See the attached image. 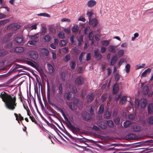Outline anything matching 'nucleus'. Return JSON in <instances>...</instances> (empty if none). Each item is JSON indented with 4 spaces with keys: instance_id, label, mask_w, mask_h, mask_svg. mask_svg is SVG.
<instances>
[{
    "instance_id": "obj_1",
    "label": "nucleus",
    "mask_w": 153,
    "mask_h": 153,
    "mask_svg": "<svg viewBox=\"0 0 153 153\" xmlns=\"http://www.w3.org/2000/svg\"><path fill=\"white\" fill-rule=\"evenodd\" d=\"M0 97H1L2 101L5 103L7 108L11 110H13L15 108L17 103L15 97H13L5 92H2L0 94Z\"/></svg>"
},
{
    "instance_id": "obj_2",
    "label": "nucleus",
    "mask_w": 153,
    "mask_h": 153,
    "mask_svg": "<svg viewBox=\"0 0 153 153\" xmlns=\"http://www.w3.org/2000/svg\"><path fill=\"white\" fill-rule=\"evenodd\" d=\"M20 27V25L14 23L10 24L7 27L8 30H11L12 31H15L18 29Z\"/></svg>"
},
{
    "instance_id": "obj_3",
    "label": "nucleus",
    "mask_w": 153,
    "mask_h": 153,
    "mask_svg": "<svg viewBox=\"0 0 153 153\" xmlns=\"http://www.w3.org/2000/svg\"><path fill=\"white\" fill-rule=\"evenodd\" d=\"M89 24L94 27L97 26L98 24L97 19L96 18H90L89 19Z\"/></svg>"
},
{
    "instance_id": "obj_4",
    "label": "nucleus",
    "mask_w": 153,
    "mask_h": 153,
    "mask_svg": "<svg viewBox=\"0 0 153 153\" xmlns=\"http://www.w3.org/2000/svg\"><path fill=\"white\" fill-rule=\"evenodd\" d=\"M29 54L30 57L33 59H36L38 58V54L36 52L34 51H30L29 52Z\"/></svg>"
},
{
    "instance_id": "obj_5",
    "label": "nucleus",
    "mask_w": 153,
    "mask_h": 153,
    "mask_svg": "<svg viewBox=\"0 0 153 153\" xmlns=\"http://www.w3.org/2000/svg\"><path fill=\"white\" fill-rule=\"evenodd\" d=\"M97 2L95 0H89L87 3V7L91 8L94 7L96 4Z\"/></svg>"
},
{
    "instance_id": "obj_6",
    "label": "nucleus",
    "mask_w": 153,
    "mask_h": 153,
    "mask_svg": "<svg viewBox=\"0 0 153 153\" xmlns=\"http://www.w3.org/2000/svg\"><path fill=\"white\" fill-rule=\"evenodd\" d=\"M131 129L135 132H139L142 130L141 127L137 124H135L132 126Z\"/></svg>"
},
{
    "instance_id": "obj_7",
    "label": "nucleus",
    "mask_w": 153,
    "mask_h": 153,
    "mask_svg": "<svg viewBox=\"0 0 153 153\" xmlns=\"http://www.w3.org/2000/svg\"><path fill=\"white\" fill-rule=\"evenodd\" d=\"M84 79L81 76L78 77L75 80V83L76 85H82L84 82Z\"/></svg>"
},
{
    "instance_id": "obj_8",
    "label": "nucleus",
    "mask_w": 153,
    "mask_h": 153,
    "mask_svg": "<svg viewBox=\"0 0 153 153\" xmlns=\"http://www.w3.org/2000/svg\"><path fill=\"white\" fill-rule=\"evenodd\" d=\"M94 56L97 59L100 60L102 57L101 54L100 53V51L98 49H96L94 51Z\"/></svg>"
},
{
    "instance_id": "obj_9",
    "label": "nucleus",
    "mask_w": 153,
    "mask_h": 153,
    "mask_svg": "<svg viewBox=\"0 0 153 153\" xmlns=\"http://www.w3.org/2000/svg\"><path fill=\"white\" fill-rule=\"evenodd\" d=\"M97 124L102 129H105L107 127V124L104 121H100L97 123Z\"/></svg>"
},
{
    "instance_id": "obj_10",
    "label": "nucleus",
    "mask_w": 153,
    "mask_h": 153,
    "mask_svg": "<svg viewBox=\"0 0 153 153\" xmlns=\"http://www.w3.org/2000/svg\"><path fill=\"white\" fill-rule=\"evenodd\" d=\"M117 46H115L114 45L110 46L108 48L109 51L113 53H116L117 51Z\"/></svg>"
},
{
    "instance_id": "obj_11",
    "label": "nucleus",
    "mask_w": 153,
    "mask_h": 153,
    "mask_svg": "<svg viewBox=\"0 0 153 153\" xmlns=\"http://www.w3.org/2000/svg\"><path fill=\"white\" fill-rule=\"evenodd\" d=\"M147 102V100L146 99L143 98L141 99L140 102V106L142 108H144L146 107Z\"/></svg>"
},
{
    "instance_id": "obj_12",
    "label": "nucleus",
    "mask_w": 153,
    "mask_h": 153,
    "mask_svg": "<svg viewBox=\"0 0 153 153\" xmlns=\"http://www.w3.org/2000/svg\"><path fill=\"white\" fill-rule=\"evenodd\" d=\"M24 48L23 47H16L14 49V51L16 53H20L24 51Z\"/></svg>"
},
{
    "instance_id": "obj_13",
    "label": "nucleus",
    "mask_w": 153,
    "mask_h": 153,
    "mask_svg": "<svg viewBox=\"0 0 153 153\" xmlns=\"http://www.w3.org/2000/svg\"><path fill=\"white\" fill-rule=\"evenodd\" d=\"M151 71V70L150 68H147L142 73L141 76L145 77L147 74H149L150 73Z\"/></svg>"
},
{
    "instance_id": "obj_14",
    "label": "nucleus",
    "mask_w": 153,
    "mask_h": 153,
    "mask_svg": "<svg viewBox=\"0 0 153 153\" xmlns=\"http://www.w3.org/2000/svg\"><path fill=\"white\" fill-rule=\"evenodd\" d=\"M119 87L118 84L117 83H115L113 87V93L114 94H116L119 91Z\"/></svg>"
},
{
    "instance_id": "obj_15",
    "label": "nucleus",
    "mask_w": 153,
    "mask_h": 153,
    "mask_svg": "<svg viewBox=\"0 0 153 153\" xmlns=\"http://www.w3.org/2000/svg\"><path fill=\"white\" fill-rule=\"evenodd\" d=\"M117 59V55L114 56L112 58L110 62V65H113L116 62Z\"/></svg>"
},
{
    "instance_id": "obj_16",
    "label": "nucleus",
    "mask_w": 153,
    "mask_h": 153,
    "mask_svg": "<svg viewBox=\"0 0 153 153\" xmlns=\"http://www.w3.org/2000/svg\"><path fill=\"white\" fill-rule=\"evenodd\" d=\"M148 110L149 114H151L153 112V103H150L148 106Z\"/></svg>"
},
{
    "instance_id": "obj_17",
    "label": "nucleus",
    "mask_w": 153,
    "mask_h": 153,
    "mask_svg": "<svg viewBox=\"0 0 153 153\" xmlns=\"http://www.w3.org/2000/svg\"><path fill=\"white\" fill-rule=\"evenodd\" d=\"M47 65L49 72L50 73H53L54 70L53 66L50 64H48Z\"/></svg>"
},
{
    "instance_id": "obj_18",
    "label": "nucleus",
    "mask_w": 153,
    "mask_h": 153,
    "mask_svg": "<svg viewBox=\"0 0 153 153\" xmlns=\"http://www.w3.org/2000/svg\"><path fill=\"white\" fill-rule=\"evenodd\" d=\"M29 38L31 40H36L39 37V33H37L33 35H29L28 36Z\"/></svg>"
},
{
    "instance_id": "obj_19",
    "label": "nucleus",
    "mask_w": 153,
    "mask_h": 153,
    "mask_svg": "<svg viewBox=\"0 0 153 153\" xmlns=\"http://www.w3.org/2000/svg\"><path fill=\"white\" fill-rule=\"evenodd\" d=\"M14 114L16 117V120L18 121L19 123V121L18 117H19V120L20 121H21L24 120L23 117H22L20 114H17L15 113Z\"/></svg>"
},
{
    "instance_id": "obj_20",
    "label": "nucleus",
    "mask_w": 153,
    "mask_h": 153,
    "mask_svg": "<svg viewBox=\"0 0 153 153\" xmlns=\"http://www.w3.org/2000/svg\"><path fill=\"white\" fill-rule=\"evenodd\" d=\"M127 97L126 96H123L120 101V103L121 105L125 104L126 101Z\"/></svg>"
},
{
    "instance_id": "obj_21",
    "label": "nucleus",
    "mask_w": 153,
    "mask_h": 153,
    "mask_svg": "<svg viewBox=\"0 0 153 153\" xmlns=\"http://www.w3.org/2000/svg\"><path fill=\"white\" fill-rule=\"evenodd\" d=\"M12 36V34L11 33H9L8 34L6 37L4 38L3 39V41L4 42H7L9 41L10 40V38Z\"/></svg>"
},
{
    "instance_id": "obj_22",
    "label": "nucleus",
    "mask_w": 153,
    "mask_h": 153,
    "mask_svg": "<svg viewBox=\"0 0 153 153\" xmlns=\"http://www.w3.org/2000/svg\"><path fill=\"white\" fill-rule=\"evenodd\" d=\"M78 99L77 98H75L74 99V104L73 107H72L71 105H70V108L72 110H74L75 109V106H76V105L78 103Z\"/></svg>"
},
{
    "instance_id": "obj_23",
    "label": "nucleus",
    "mask_w": 153,
    "mask_h": 153,
    "mask_svg": "<svg viewBox=\"0 0 153 153\" xmlns=\"http://www.w3.org/2000/svg\"><path fill=\"white\" fill-rule=\"evenodd\" d=\"M149 91V88L147 85L145 86L143 88L142 93L144 95H147Z\"/></svg>"
},
{
    "instance_id": "obj_24",
    "label": "nucleus",
    "mask_w": 153,
    "mask_h": 153,
    "mask_svg": "<svg viewBox=\"0 0 153 153\" xmlns=\"http://www.w3.org/2000/svg\"><path fill=\"white\" fill-rule=\"evenodd\" d=\"M110 41V40H103L101 42L103 46H107L109 44Z\"/></svg>"
},
{
    "instance_id": "obj_25",
    "label": "nucleus",
    "mask_w": 153,
    "mask_h": 153,
    "mask_svg": "<svg viewBox=\"0 0 153 153\" xmlns=\"http://www.w3.org/2000/svg\"><path fill=\"white\" fill-rule=\"evenodd\" d=\"M41 53L42 54L45 56H48L49 54V51L48 50L45 48L42 49L41 50Z\"/></svg>"
},
{
    "instance_id": "obj_26",
    "label": "nucleus",
    "mask_w": 153,
    "mask_h": 153,
    "mask_svg": "<svg viewBox=\"0 0 153 153\" xmlns=\"http://www.w3.org/2000/svg\"><path fill=\"white\" fill-rule=\"evenodd\" d=\"M131 124V122L129 120H126L123 123V126L125 128L129 127Z\"/></svg>"
},
{
    "instance_id": "obj_27",
    "label": "nucleus",
    "mask_w": 153,
    "mask_h": 153,
    "mask_svg": "<svg viewBox=\"0 0 153 153\" xmlns=\"http://www.w3.org/2000/svg\"><path fill=\"white\" fill-rule=\"evenodd\" d=\"M111 115V112L109 111H106L104 114V117L106 119L109 118Z\"/></svg>"
},
{
    "instance_id": "obj_28",
    "label": "nucleus",
    "mask_w": 153,
    "mask_h": 153,
    "mask_svg": "<svg viewBox=\"0 0 153 153\" xmlns=\"http://www.w3.org/2000/svg\"><path fill=\"white\" fill-rule=\"evenodd\" d=\"M94 97V95L92 94L88 95L87 98L88 101V102H91L93 100Z\"/></svg>"
},
{
    "instance_id": "obj_29",
    "label": "nucleus",
    "mask_w": 153,
    "mask_h": 153,
    "mask_svg": "<svg viewBox=\"0 0 153 153\" xmlns=\"http://www.w3.org/2000/svg\"><path fill=\"white\" fill-rule=\"evenodd\" d=\"M104 111V105H102L100 106L98 113L99 114H102Z\"/></svg>"
},
{
    "instance_id": "obj_30",
    "label": "nucleus",
    "mask_w": 153,
    "mask_h": 153,
    "mask_svg": "<svg viewBox=\"0 0 153 153\" xmlns=\"http://www.w3.org/2000/svg\"><path fill=\"white\" fill-rule=\"evenodd\" d=\"M15 41L18 43H21L23 42V39L21 37H16L15 39Z\"/></svg>"
},
{
    "instance_id": "obj_31",
    "label": "nucleus",
    "mask_w": 153,
    "mask_h": 153,
    "mask_svg": "<svg viewBox=\"0 0 153 153\" xmlns=\"http://www.w3.org/2000/svg\"><path fill=\"white\" fill-rule=\"evenodd\" d=\"M10 21L9 19H5L0 21V26L4 25Z\"/></svg>"
},
{
    "instance_id": "obj_32",
    "label": "nucleus",
    "mask_w": 153,
    "mask_h": 153,
    "mask_svg": "<svg viewBox=\"0 0 153 153\" xmlns=\"http://www.w3.org/2000/svg\"><path fill=\"white\" fill-rule=\"evenodd\" d=\"M71 129L72 132L74 133H76L78 132L79 131V129L78 127H76L73 126H72Z\"/></svg>"
},
{
    "instance_id": "obj_33",
    "label": "nucleus",
    "mask_w": 153,
    "mask_h": 153,
    "mask_svg": "<svg viewBox=\"0 0 153 153\" xmlns=\"http://www.w3.org/2000/svg\"><path fill=\"white\" fill-rule=\"evenodd\" d=\"M51 37L48 35H46L43 37V39L45 42H49L51 40Z\"/></svg>"
},
{
    "instance_id": "obj_34",
    "label": "nucleus",
    "mask_w": 153,
    "mask_h": 153,
    "mask_svg": "<svg viewBox=\"0 0 153 153\" xmlns=\"http://www.w3.org/2000/svg\"><path fill=\"white\" fill-rule=\"evenodd\" d=\"M127 137L130 140H134L136 138V135L134 134H128Z\"/></svg>"
},
{
    "instance_id": "obj_35",
    "label": "nucleus",
    "mask_w": 153,
    "mask_h": 153,
    "mask_svg": "<svg viewBox=\"0 0 153 153\" xmlns=\"http://www.w3.org/2000/svg\"><path fill=\"white\" fill-rule=\"evenodd\" d=\"M59 110L60 112L62 114L63 117H64L65 120L67 121L68 120V117L65 114L64 112L61 109H59Z\"/></svg>"
},
{
    "instance_id": "obj_36",
    "label": "nucleus",
    "mask_w": 153,
    "mask_h": 153,
    "mask_svg": "<svg viewBox=\"0 0 153 153\" xmlns=\"http://www.w3.org/2000/svg\"><path fill=\"white\" fill-rule=\"evenodd\" d=\"M66 44V41L65 40H61L59 43V45L60 46L63 47L65 46Z\"/></svg>"
},
{
    "instance_id": "obj_37",
    "label": "nucleus",
    "mask_w": 153,
    "mask_h": 153,
    "mask_svg": "<svg viewBox=\"0 0 153 153\" xmlns=\"http://www.w3.org/2000/svg\"><path fill=\"white\" fill-rule=\"evenodd\" d=\"M130 67V65L129 64H127L126 65L125 70L126 73H128L129 72Z\"/></svg>"
},
{
    "instance_id": "obj_38",
    "label": "nucleus",
    "mask_w": 153,
    "mask_h": 153,
    "mask_svg": "<svg viewBox=\"0 0 153 153\" xmlns=\"http://www.w3.org/2000/svg\"><path fill=\"white\" fill-rule=\"evenodd\" d=\"M37 15L39 16H43L47 17H50V16L49 14L46 13L38 14H37Z\"/></svg>"
},
{
    "instance_id": "obj_39",
    "label": "nucleus",
    "mask_w": 153,
    "mask_h": 153,
    "mask_svg": "<svg viewBox=\"0 0 153 153\" xmlns=\"http://www.w3.org/2000/svg\"><path fill=\"white\" fill-rule=\"evenodd\" d=\"M117 53L120 57L122 56L124 54V51L123 49L119 50L117 51Z\"/></svg>"
},
{
    "instance_id": "obj_40",
    "label": "nucleus",
    "mask_w": 153,
    "mask_h": 153,
    "mask_svg": "<svg viewBox=\"0 0 153 153\" xmlns=\"http://www.w3.org/2000/svg\"><path fill=\"white\" fill-rule=\"evenodd\" d=\"M107 125H108L109 127L112 128L113 126V123L112 121L109 120L107 121Z\"/></svg>"
},
{
    "instance_id": "obj_41",
    "label": "nucleus",
    "mask_w": 153,
    "mask_h": 153,
    "mask_svg": "<svg viewBox=\"0 0 153 153\" xmlns=\"http://www.w3.org/2000/svg\"><path fill=\"white\" fill-rule=\"evenodd\" d=\"M6 51L4 49L0 50V57L4 56L6 54Z\"/></svg>"
},
{
    "instance_id": "obj_42",
    "label": "nucleus",
    "mask_w": 153,
    "mask_h": 153,
    "mask_svg": "<svg viewBox=\"0 0 153 153\" xmlns=\"http://www.w3.org/2000/svg\"><path fill=\"white\" fill-rule=\"evenodd\" d=\"M145 65L146 64L144 63L140 65H137L135 66V68L136 70H138L141 68H143Z\"/></svg>"
},
{
    "instance_id": "obj_43",
    "label": "nucleus",
    "mask_w": 153,
    "mask_h": 153,
    "mask_svg": "<svg viewBox=\"0 0 153 153\" xmlns=\"http://www.w3.org/2000/svg\"><path fill=\"white\" fill-rule=\"evenodd\" d=\"M140 102L139 100L137 99L135 101V106L136 108H137L139 106Z\"/></svg>"
},
{
    "instance_id": "obj_44",
    "label": "nucleus",
    "mask_w": 153,
    "mask_h": 153,
    "mask_svg": "<svg viewBox=\"0 0 153 153\" xmlns=\"http://www.w3.org/2000/svg\"><path fill=\"white\" fill-rule=\"evenodd\" d=\"M58 36L61 39H64L65 37V33L61 31L59 32L58 33Z\"/></svg>"
},
{
    "instance_id": "obj_45",
    "label": "nucleus",
    "mask_w": 153,
    "mask_h": 153,
    "mask_svg": "<svg viewBox=\"0 0 153 153\" xmlns=\"http://www.w3.org/2000/svg\"><path fill=\"white\" fill-rule=\"evenodd\" d=\"M37 42V41H35L33 40L28 41V43L30 45H36Z\"/></svg>"
},
{
    "instance_id": "obj_46",
    "label": "nucleus",
    "mask_w": 153,
    "mask_h": 153,
    "mask_svg": "<svg viewBox=\"0 0 153 153\" xmlns=\"http://www.w3.org/2000/svg\"><path fill=\"white\" fill-rule=\"evenodd\" d=\"M59 93H57L56 94L55 97L56 99L61 100V99H62V93L61 94L60 92Z\"/></svg>"
},
{
    "instance_id": "obj_47",
    "label": "nucleus",
    "mask_w": 153,
    "mask_h": 153,
    "mask_svg": "<svg viewBox=\"0 0 153 153\" xmlns=\"http://www.w3.org/2000/svg\"><path fill=\"white\" fill-rule=\"evenodd\" d=\"M72 31L73 32H76L78 31V28L77 26H74L72 29Z\"/></svg>"
},
{
    "instance_id": "obj_48",
    "label": "nucleus",
    "mask_w": 153,
    "mask_h": 153,
    "mask_svg": "<svg viewBox=\"0 0 153 153\" xmlns=\"http://www.w3.org/2000/svg\"><path fill=\"white\" fill-rule=\"evenodd\" d=\"M70 65L71 69H74L76 66V64L75 62L74 61H72L70 63Z\"/></svg>"
},
{
    "instance_id": "obj_49",
    "label": "nucleus",
    "mask_w": 153,
    "mask_h": 153,
    "mask_svg": "<svg viewBox=\"0 0 153 153\" xmlns=\"http://www.w3.org/2000/svg\"><path fill=\"white\" fill-rule=\"evenodd\" d=\"M83 137V138H77L76 139V140L77 141L81 143H84L85 141L83 140V139H85V140H87V139Z\"/></svg>"
},
{
    "instance_id": "obj_50",
    "label": "nucleus",
    "mask_w": 153,
    "mask_h": 153,
    "mask_svg": "<svg viewBox=\"0 0 153 153\" xmlns=\"http://www.w3.org/2000/svg\"><path fill=\"white\" fill-rule=\"evenodd\" d=\"M148 122L149 124H153V116L150 117L148 119Z\"/></svg>"
},
{
    "instance_id": "obj_51",
    "label": "nucleus",
    "mask_w": 153,
    "mask_h": 153,
    "mask_svg": "<svg viewBox=\"0 0 153 153\" xmlns=\"http://www.w3.org/2000/svg\"><path fill=\"white\" fill-rule=\"evenodd\" d=\"M88 37L89 40H92L94 39V35L92 32L89 33Z\"/></svg>"
},
{
    "instance_id": "obj_52",
    "label": "nucleus",
    "mask_w": 153,
    "mask_h": 153,
    "mask_svg": "<svg viewBox=\"0 0 153 153\" xmlns=\"http://www.w3.org/2000/svg\"><path fill=\"white\" fill-rule=\"evenodd\" d=\"M58 92H60L61 93H62V84H59V86L58 87Z\"/></svg>"
},
{
    "instance_id": "obj_53",
    "label": "nucleus",
    "mask_w": 153,
    "mask_h": 153,
    "mask_svg": "<svg viewBox=\"0 0 153 153\" xmlns=\"http://www.w3.org/2000/svg\"><path fill=\"white\" fill-rule=\"evenodd\" d=\"M126 62L125 60L124 59H123V58L121 59L120 60L118 63V64L119 66V67L123 63V62Z\"/></svg>"
},
{
    "instance_id": "obj_54",
    "label": "nucleus",
    "mask_w": 153,
    "mask_h": 153,
    "mask_svg": "<svg viewBox=\"0 0 153 153\" xmlns=\"http://www.w3.org/2000/svg\"><path fill=\"white\" fill-rule=\"evenodd\" d=\"M71 88L72 89V91L75 94L76 92L77 91V89L76 87L73 86L70 87V88Z\"/></svg>"
},
{
    "instance_id": "obj_55",
    "label": "nucleus",
    "mask_w": 153,
    "mask_h": 153,
    "mask_svg": "<svg viewBox=\"0 0 153 153\" xmlns=\"http://www.w3.org/2000/svg\"><path fill=\"white\" fill-rule=\"evenodd\" d=\"M100 36L98 34H97L95 36V39L97 41H99L100 40Z\"/></svg>"
},
{
    "instance_id": "obj_56",
    "label": "nucleus",
    "mask_w": 153,
    "mask_h": 153,
    "mask_svg": "<svg viewBox=\"0 0 153 153\" xmlns=\"http://www.w3.org/2000/svg\"><path fill=\"white\" fill-rule=\"evenodd\" d=\"M128 118L130 120H132L134 119L135 118V117L134 115V114H129L128 115Z\"/></svg>"
},
{
    "instance_id": "obj_57",
    "label": "nucleus",
    "mask_w": 153,
    "mask_h": 153,
    "mask_svg": "<svg viewBox=\"0 0 153 153\" xmlns=\"http://www.w3.org/2000/svg\"><path fill=\"white\" fill-rule=\"evenodd\" d=\"M70 59V56L69 54L67 55L64 58V60L66 62H68Z\"/></svg>"
},
{
    "instance_id": "obj_58",
    "label": "nucleus",
    "mask_w": 153,
    "mask_h": 153,
    "mask_svg": "<svg viewBox=\"0 0 153 153\" xmlns=\"http://www.w3.org/2000/svg\"><path fill=\"white\" fill-rule=\"evenodd\" d=\"M107 98L106 94H103L101 97L102 100V101H105Z\"/></svg>"
},
{
    "instance_id": "obj_59",
    "label": "nucleus",
    "mask_w": 153,
    "mask_h": 153,
    "mask_svg": "<svg viewBox=\"0 0 153 153\" xmlns=\"http://www.w3.org/2000/svg\"><path fill=\"white\" fill-rule=\"evenodd\" d=\"M6 15L1 13H0V19H4L6 18Z\"/></svg>"
},
{
    "instance_id": "obj_60",
    "label": "nucleus",
    "mask_w": 153,
    "mask_h": 153,
    "mask_svg": "<svg viewBox=\"0 0 153 153\" xmlns=\"http://www.w3.org/2000/svg\"><path fill=\"white\" fill-rule=\"evenodd\" d=\"M114 77L115 80L116 81H117L120 79V76L118 74H116L114 75Z\"/></svg>"
},
{
    "instance_id": "obj_61",
    "label": "nucleus",
    "mask_w": 153,
    "mask_h": 153,
    "mask_svg": "<svg viewBox=\"0 0 153 153\" xmlns=\"http://www.w3.org/2000/svg\"><path fill=\"white\" fill-rule=\"evenodd\" d=\"M91 54L90 53H88L86 55V59L87 61H88L91 59Z\"/></svg>"
},
{
    "instance_id": "obj_62",
    "label": "nucleus",
    "mask_w": 153,
    "mask_h": 153,
    "mask_svg": "<svg viewBox=\"0 0 153 153\" xmlns=\"http://www.w3.org/2000/svg\"><path fill=\"white\" fill-rule=\"evenodd\" d=\"M41 30L42 33L44 34H45L46 31V28L44 27H42Z\"/></svg>"
},
{
    "instance_id": "obj_63",
    "label": "nucleus",
    "mask_w": 153,
    "mask_h": 153,
    "mask_svg": "<svg viewBox=\"0 0 153 153\" xmlns=\"http://www.w3.org/2000/svg\"><path fill=\"white\" fill-rule=\"evenodd\" d=\"M86 14L89 19L91 18V17L92 15V13L91 11L87 12Z\"/></svg>"
},
{
    "instance_id": "obj_64",
    "label": "nucleus",
    "mask_w": 153,
    "mask_h": 153,
    "mask_svg": "<svg viewBox=\"0 0 153 153\" xmlns=\"http://www.w3.org/2000/svg\"><path fill=\"white\" fill-rule=\"evenodd\" d=\"M64 30L65 33L68 34H69L71 32V30L70 28H65Z\"/></svg>"
}]
</instances>
